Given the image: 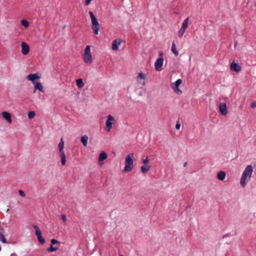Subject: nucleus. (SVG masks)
<instances>
[{
  "label": "nucleus",
  "instance_id": "nucleus-1",
  "mask_svg": "<svg viewBox=\"0 0 256 256\" xmlns=\"http://www.w3.org/2000/svg\"><path fill=\"white\" fill-rule=\"evenodd\" d=\"M253 168L252 165H248L245 168L244 170V171L241 178H240V185L244 187L246 186L248 180H246L247 178H248L249 180L250 178H251V176Z\"/></svg>",
  "mask_w": 256,
  "mask_h": 256
},
{
  "label": "nucleus",
  "instance_id": "nucleus-2",
  "mask_svg": "<svg viewBox=\"0 0 256 256\" xmlns=\"http://www.w3.org/2000/svg\"><path fill=\"white\" fill-rule=\"evenodd\" d=\"M134 154L130 153L126 157L124 162V168L123 170L124 172H126L131 171L134 168Z\"/></svg>",
  "mask_w": 256,
  "mask_h": 256
},
{
  "label": "nucleus",
  "instance_id": "nucleus-3",
  "mask_svg": "<svg viewBox=\"0 0 256 256\" xmlns=\"http://www.w3.org/2000/svg\"><path fill=\"white\" fill-rule=\"evenodd\" d=\"M91 22H92V29L94 34L98 35L100 30V24L96 16H94L92 12L89 11Z\"/></svg>",
  "mask_w": 256,
  "mask_h": 256
},
{
  "label": "nucleus",
  "instance_id": "nucleus-4",
  "mask_svg": "<svg viewBox=\"0 0 256 256\" xmlns=\"http://www.w3.org/2000/svg\"><path fill=\"white\" fill-rule=\"evenodd\" d=\"M84 62L86 64H91L92 62V56L90 52V46H86L83 54Z\"/></svg>",
  "mask_w": 256,
  "mask_h": 256
},
{
  "label": "nucleus",
  "instance_id": "nucleus-5",
  "mask_svg": "<svg viewBox=\"0 0 256 256\" xmlns=\"http://www.w3.org/2000/svg\"><path fill=\"white\" fill-rule=\"evenodd\" d=\"M114 120V118L110 114H109L108 116V119L106 122V127L104 128L105 130L107 132H110L112 128V121Z\"/></svg>",
  "mask_w": 256,
  "mask_h": 256
},
{
  "label": "nucleus",
  "instance_id": "nucleus-6",
  "mask_svg": "<svg viewBox=\"0 0 256 256\" xmlns=\"http://www.w3.org/2000/svg\"><path fill=\"white\" fill-rule=\"evenodd\" d=\"M164 58H158L154 62L155 70L160 72L162 70Z\"/></svg>",
  "mask_w": 256,
  "mask_h": 256
},
{
  "label": "nucleus",
  "instance_id": "nucleus-7",
  "mask_svg": "<svg viewBox=\"0 0 256 256\" xmlns=\"http://www.w3.org/2000/svg\"><path fill=\"white\" fill-rule=\"evenodd\" d=\"M64 147V142L63 140V138H62L58 144V148L60 152V156L61 158V162L63 166H64V152L63 151Z\"/></svg>",
  "mask_w": 256,
  "mask_h": 256
},
{
  "label": "nucleus",
  "instance_id": "nucleus-8",
  "mask_svg": "<svg viewBox=\"0 0 256 256\" xmlns=\"http://www.w3.org/2000/svg\"><path fill=\"white\" fill-rule=\"evenodd\" d=\"M40 78V77L37 73L29 74L26 76V80H28L32 82L34 84L36 83V82H35L36 80H39Z\"/></svg>",
  "mask_w": 256,
  "mask_h": 256
},
{
  "label": "nucleus",
  "instance_id": "nucleus-9",
  "mask_svg": "<svg viewBox=\"0 0 256 256\" xmlns=\"http://www.w3.org/2000/svg\"><path fill=\"white\" fill-rule=\"evenodd\" d=\"M52 244L50 248H48L47 251L48 252H53L56 251L58 249V246H54L56 244H59V242L55 240L52 239L51 240Z\"/></svg>",
  "mask_w": 256,
  "mask_h": 256
},
{
  "label": "nucleus",
  "instance_id": "nucleus-10",
  "mask_svg": "<svg viewBox=\"0 0 256 256\" xmlns=\"http://www.w3.org/2000/svg\"><path fill=\"white\" fill-rule=\"evenodd\" d=\"M230 68L232 71L237 73L239 72L241 70L240 66L238 63L235 62L234 61L231 63Z\"/></svg>",
  "mask_w": 256,
  "mask_h": 256
},
{
  "label": "nucleus",
  "instance_id": "nucleus-11",
  "mask_svg": "<svg viewBox=\"0 0 256 256\" xmlns=\"http://www.w3.org/2000/svg\"><path fill=\"white\" fill-rule=\"evenodd\" d=\"M219 110L222 116H226L228 114V109L226 104L224 102L220 103L219 105Z\"/></svg>",
  "mask_w": 256,
  "mask_h": 256
},
{
  "label": "nucleus",
  "instance_id": "nucleus-12",
  "mask_svg": "<svg viewBox=\"0 0 256 256\" xmlns=\"http://www.w3.org/2000/svg\"><path fill=\"white\" fill-rule=\"evenodd\" d=\"M108 158V154L104 151L100 152L98 156V163L100 166L104 164V160Z\"/></svg>",
  "mask_w": 256,
  "mask_h": 256
},
{
  "label": "nucleus",
  "instance_id": "nucleus-13",
  "mask_svg": "<svg viewBox=\"0 0 256 256\" xmlns=\"http://www.w3.org/2000/svg\"><path fill=\"white\" fill-rule=\"evenodd\" d=\"M21 46H22V53L24 55L28 54L30 51L29 46L26 42H22L21 44Z\"/></svg>",
  "mask_w": 256,
  "mask_h": 256
},
{
  "label": "nucleus",
  "instance_id": "nucleus-14",
  "mask_svg": "<svg viewBox=\"0 0 256 256\" xmlns=\"http://www.w3.org/2000/svg\"><path fill=\"white\" fill-rule=\"evenodd\" d=\"M122 43V40L120 39L114 40L112 43V49L114 50H118L119 46Z\"/></svg>",
  "mask_w": 256,
  "mask_h": 256
},
{
  "label": "nucleus",
  "instance_id": "nucleus-15",
  "mask_svg": "<svg viewBox=\"0 0 256 256\" xmlns=\"http://www.w3.org/2000/svg\"><path fill=\"white\" fill-rule=\"evenodd\" d=\"M3 118L7 120V122L11 124L12 122V118H11V115L10 114L6 112H4L2 114Z\"/></svg>",
  "mask_w": 256,
  "mask_h": 256
},
{
  "label": "nucleus",
  "instance_id": "nucleus-16",
  "mask_svg": "<svg viewBox=\"0 0 256 256\" xmlns=\"http://www.w3.org/2000/svg\"><path fill=\"white\" fill-rule=\"evenodd\" d=\"M182 80L180 78H178L174 82H172L171 84V87L172 89H175V88H178L179 86L182 84Z\"/></svg>",
  "mask_w": 256,
  "mask_h": 256
},
{
  "label": "nucleus",
  "instance_id": "nucleus-17",
  "mask_svg": "<svg viewBox=\"0 0 256 256\" xmlns=\"http://www.w3.org/2000/svg\"><path fill=\"white\" fill-rule=\"evenodd\" d=\"M36 90H38L41 92H44L43 86L40 82H36V83L34 84V92Z\"/></svg>",
  "mask_w": 256,
  "mask_h": 256
},
{
  "label": "nucleus",
  "instance_id": "nucleus-18",
  "mask_svg": "<svg viewBox=\"0 0 256 256\" xmlns=\"http://www.w3.org/2000/svg\"><path fill=\"white\" fill-rule=\"evenodd\" d=\"M226 172L224 171H220L218 173L217 178L220 180H224L226 178Z\"/></svg>",
  "mask_w": 256,
  "mask_h": 256
},
{
  "label": "nucleus",
  "instance_id": "nucleus-19",
  "mask_svg": "<svg viewBox=\"0 0 256 256\" xmlns=\"http://www.w3.org/2000/svg\"><path fill=\"white\" fill-rule=\"evenodd\" d=\"M88 136L86 135L82 136L80 138V140L84 146H86L88 144Z\"/></svg>",
  "mask_w": 256,
  "mask_h": 256
},
{
  "label": "nucleus",
  "instance_id": "nucleus-20",
  "mask_svg": "<svg viewBox=\"0 0 256 256\" xmlns=\"http://www.w3.org/2000/svg\"><path fill=\"white\" fill-rule=\"evenodd\" d=\"M171 50L176 56H177L178 55V52L176 50V44L174 42H173L172 43Z\"/></svg>",
  "mask_w": 256,
  "mask_h": 256
},
{
  "label": "nucleus",
  "instance_id": "nucleus-21",
  "mask_svg": "<svg viewBox=\"0 0 256 256\" xmlns=\"http://www.w3.org/2000/svg\"><path fill=\"white\" fill-rule=\"evenodd\" d=\"M150 165L144 164L140 168L141 172L143 174H146V172H147L148 171V170H150Z\"/></svg>",
  "mask_w": 256,
  "mask_h": 256
},
{
  "label": "nucleus",
  "instance_id": "nucleus-22",
  "mask_svg": "<svg viewBox=\"0 0 256 256\" xmlns=\"http://www.w3.org/2000/svg\"><path fill=\"white\" fill-rule=\"evenodd\" d=\"M76 84L78 88H82L84 86V84L82 78H78L76 80Z\"/></svg>",
  "mask_w": 256,
  "mask_h": 256
},
{
  "label": "nucleus",
  "instance_id": "nucleus-23",
  "mask_svg": "<svg viewBox=\"0 0 256 256\" xmlns=\"http://www.w3.org/2000/svg\"><path fill=\"white\" fill-rule=\"evenodd\" d=\"M188 17L186 18L183 22L182 24V28H183L184 30H186L188 27Z\"/></svg>",
  "mask_w": 256,
  "mask_h": 256
},
{
  "label": "nucleus",
  "instance_id": "nucleus-24",
  "mask_svg": "<svg viewBox=\"0 0 256 256\" xmlns=\"http://www.w3.org/2000/svg\"><path fill=\"white\" fill-rule=\"evenodd\" d=\"M33 226H34V228L36 230V236H39V235H41L42 234V232H41V230L40 229V228L37 226H36V225H34Z\"/></svg>",
  "mask_w": 256,
  "mask_h": 256
},
{
  "label": "nucleus",
  "instance_id": "nucleus-25",
  "mask_svg": "<svg viewBox=\"0 0 256 256\" xmlns=\"http://www.w3.org/2000/svg\"><path fill=\"white\" fill-rule=\"evenodd\" d=\"M146 78V75L143 74L142 72H140L138 73V76L136 77V79L138 80V79L144 80Z\"/></svg>",
  "mask_w": 256,
  "mask_h": 256
},
{
  "label": "nucleus",
  "instance_id": "nucleus-26",
  "mask_svg": "<svg viewBox=\"0 0 256 256\" xmlns=\"http://www.w3.org/2000/svg\"><path fill=\"white\" fill-rule=\"evenodd\" d=\"M186 30L184 29L183 28H180V30L178 32V36L179 38H181L183 36Z\"/></svg>",
  "mask_w": 256,
  "mask_h": 256
},
{
  "label": "nucleus",
  "instance_id": "nucleus-27",
  "mask_svg": "<svg viewBox=\"0 0 256 256\" xmlns=\"http://www.w3.org/2000/svg\"><path fill=\"white\" fill-rule=\"evenodd\" d=\"M36 116L35 112L34 111H30L28 113V118H33Z\"/></svg>",
  "mask_w": 256,
  "mask_h": 256
},
{
  "label": "nucleus",
  "instance_id": "nucleus-28",
  "mask_svg": "<svg viewBox=\"0 0 256 256\" xmlns=\"http://www.w3.org/2000/svg\"><path fill=\"white\" fill-rule=\"evenodd\" d=\"M38 239L39 241V242L42 244H44L45 242V240L44 238L42 236V235H39L37 236Z\"/></svg>",
  "mask_w": 256,
  "mask_h": 256
},
{
  "label": "nucleus",
  "instance_id": "nucleus-29",
  "mask_svg": "<svg viewBox=\"0 0 256 256\" xmlns=\"http://www.w3.org/2000/svg\"><path fill=\"white\" fill-rule=\"evenodd\" d=\"M0 240L2 241L3 243L6 242L4 234L2 232H0Z\"/></svg>",
  "mask_w": 256,
  "mask_h": 256
},
{
  "label": "nucleus",
  "instance_id": "nucleus-30",
  "mask_svg": "<svg viewBox=\"0 0 256 256\" xmlns=\"http://www.w3.org/2000/svg\"><path fill=\"white\" fill-rule=\"evenodd\" d=\"M21 24H22L24 26L25 28H27L28 26V25H29V24H28V22L26 20H22V21H21Z\"/></svg>",
  "mask_w": 256,
  "mask_h": 256
},
{
  "label": "nucleus",
  "instance_id": "nucleus-31",
  "mask_svg": "<svg viewBox=\"0 0 256 256\" xmlns=\"http://www.w3.org/2000/svg\"><path fill=\"white\" fill-rule=\"evenodd\" d=\"M149 161H150V159H149L148 156H146V158L143 160V164H144L150 165L148 164Z\"/></svg>",
  "mask_w": 256,
  "mask_h": 256
},
{
  "label": "nucleus",
  "instance_id": "nucleus-32",
  "mask_svg": "<svg viewBox=\"0 0 256 256\" xmlns=\"http://www.w3.org/2000/svg\"><path fill=\"white\" fill-rule=\"evenodd\" d=\"M173 90L174 92L178 95L182 94V91L179 88H175V89Z\"/></svg>",
  "mask_w": 256,
  "mask_h": 256
},
{
  "label": "nucleus",
  "instance_id": "nucleus-33",
  "mask_svg": "<svg viewBox=\"0 0 256 256\" xmlns=\"http://www.w3.org/2000/svg\"><path fill=\"white\" fill-rule=\"evenodd\" d=\"M18 193L22 197H24L26 196L24 192L22 190H19Z\"/></svg>",
  "mask_w": 256,
  "mask_h": 256
},
{
  "label": "nucleus",
  "instance_id": "nucleus-34",
  "mask_svg": "<svg viewBox=\"0 0 256 256\" xmlns=\"http://www.w3.org/2000/svg\"><path fill=\"white\" fill-rule=\"evenodd\" d=\"M92 0H85L84 4L86 6L89 5Z\"/></svg>",
  "mask_w": 256,
  "mask_h": 256
},
{
  "label": "nucleus",
  "instance_id": "nucleus-35",
  "mask_svg": "<svg viewBox=\"0 0 256 256\" xmlns=\"http://www.w3.org/2000/svg\"><path fill=\"white\" fill-rule=\"evenodd\" d=\"M180 124L178 122H177L176 124V130H179L180 128Z\"/></svg>",
  "mask_w": 256,
  "mask_h": 256
},
{
  "label": "nucleus",
  "instance_id": "nucleus-36",
  "mask_svg": "<svg viewBox=\"0 0 256 256\" xmlns=\"http://www.w3.org/2000/svg\"><path fill=\"white\" fill-rule=\"evenodd\" d=\"M250 106L252 108H254L256 107V102H253L251 104Z\"/></svg>",
  "mask_w": 256,
  "mask_h": 256
},
{
  "label": "nucleus",
  "instance_id": "nucleus-37",
  "mask_svg": "<svg viewBox=\"0 0 256 256\" xmlns=\"http://www.w3.org/2000/svg\"><path fill=\"white\" fill-rule=\"evenodd\" d=\"M164 54L162 52H159V57L158 58H163Z\"/></svg>",
  "mask_w": 256,
  "mask_h": 256
},
{
  "label": "nucleus",
  "instance_id": "nucleus-38",
  "mask_svg": "<svg viewBox=\"0 0 256 256\" xmlns=\"http://www.w3.org/2000/svg\"><path fill=\"white\" fill-rule=\"evenodd\" d=\"M230 233H229V234H224V235L223 236L222 238H226V237H227V236H230Z\"/></svg>",
  "mask_w": 256,
  "mask_h": 256
},
{
  "label": "nucleus",
  "instance_id": "nucleus-39",
  "mask_svg": "<svg viewBox=\"0 0 256 256\" xmlns=\"http://www.w3.org/2000/svg\"><path fill=\"white\" fill-rule=\"evenodd\" d=\"M61 218L64 221V214L61 215Z\"/></svg>",
  "mask_w": 256,
  "mask_h": 256
},
{
  "label": "nucleus",
  "instance_id": "nucleus-40",
  "mask_svg": "<svg viewBox=\"0 0 256 256\" xmlns=\"http://www.w3.org/2000/svg\"><path fill=\"white\" fill-rule=\"evenodd\" d=\"M187 164H188V162H185L184 163V166H186V165H187Z\"/></svg>",
  "mask_w": 256,
  "mask_h": 256
},
{
  "label": "nucleus",
  "instance_id": "nucleus-41",
  "mask_svg": "<svg viewBox=\"0 0 256 256\" xmlns=\"http://www.w3.org/2000/svg\"><path fill=\"white\" fill-rule=\"evenodd\" d=\"M237 43H238V42H237L235 43V44H234V48H236V44H237Z\"/></svg>",
  "mask_w": 256,
  "mask_h": 256
},
{
  "label": "nucleus",
  "instance_id": "nucleus-42",
  "mask_svg": "<svg viewBox=\"0 0 256 256\" xmlns=\"http://www.w3.org/2000/svg\"><path fill=\"white\" fill-rule=\"evenodd\" d=\"M65 163L66 162V156H65V160H64Z\"/></svg>",
  "mask_w": 256,
  "mask_h": 256
},
{
  "label": "nucleus",
  "instance_id": "nucleus-43",
  "mask_svg": "<svg viewBox=\"0 0 256 256\" xmlns=\"http://www.w3.org/2000/svg\"><path fill=\"white\" fill-rule=\"evenodd\" d=\"M64 220H65V222L66 221V216L65 215V218H64Z\"/></svg>",
  "mask_w": 256,
  "mask_h": 256
},
{
  "label": "nucleus",
  "instance_id": "nucleus-44",
  "mask_svg": "<svg viewBox=\"0 0 256 256\" xmlns=\"http://www.w3.org/2000/svg\"><path fill=\"white\" fill-rule=\"evenodd\" d=\"M142 84L143 85H144V84H145L144 82H143L142 83Z\"/></svg>",
  "mask_w": 256,
  "mask_h": 256
},
{
  "label": "nucleus",
  "instance_id": "nucleus-45",
  "mask_svg": "<svg viewBox=\"0 0 256 256\" xmlns=\"http://www.w3.org/2000/svg\"><path fill=\"white\" fill-rule=\"evenodd\" d=\"M120 256H123V255H122V254H121V255H120Z\"/></svg>",
  "mask_w": 256,
  "mask_h": 256
}]
</instances>
